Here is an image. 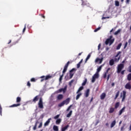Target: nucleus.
I'll return each instance as SVG.
<instances>
[{
    "label": "nucleus",
    "instance_id": "nucleus-12",
    "mask_svg": "<svg viewBox=\"0 0 131 131\" xmlns=\"http://www.w3.org/2000/svg\"><path fill=\"white\" fill-rule=\"evenodd\" d=\"M125 111V107H123L119 112V116H120V115H121V114H122V113H123V112H124V111Z\"/></svg>",
    "mask_w": 131,
    "mask_h": 131
},
{
    "label": "nucleus",
    "instance_id": "nucleus-16",
    "mask_svg": "<svg viewBox=\"0 0 131 131\" xmlns=\"http://www.w3.org/2000/svg\"><path fill=\"white\" fill-rule=\"evenodd\" d=\"M64 97V96H63V95L62 94H59L58 95V96L57 97V100H62V99H63V98Z\"/></svg>",
    "mask_w": 131,
    "mask_h": 131
},
{
    "label": "nucleus",
    "instance_id": "nucleus-52",
    "mask_svg": "<svg viewBox=\"0 0 131 131\" xmlns=\"http://www.w3.org/2000/svg\"><path fill=\"white\" fill-rule=\"evenodd\" d=\"M127 42H126L123 48L124 50H125V49H126V47H127Z\"/></svg>",
    "mask_w": 131,
    "mask_h": 131
},
{
    "label": "nucleus",
    "instance_id": "nucleus-13",
    "mask_svg": "<svg viewBox=\"0 0 131 131\" xmlns=\"http://www.w3.org/2000/svg\"><path fill=\"white\" fill-rule=\"evenodd\" d=\"M63 103L66 104V105H68V103H70V98H68L65 100H63Z\"/></svg>",
    "mask_w": 131,
    "mask_h": 131
},
{
    "label": "nucleus",
    "instance_id": "nucleus-20",
    "mask_svg": "<svg viewBox=\"0 0 131 131\" xmlns=\"http://www.w3.org/2000/svg\"><path fill=\"white\" fill-rule=\"evenodd\" d=\"M126 95V92L124 91H123V98L122 99V101H123V100L125 99V96Z\"/></svg>",
    "mask_w": 131,
    "mask_h": 131
},
{
    "label": "nucleus",
    "instance_id": "nucleus-54",
    "mask_svg": "<svg viewBox=\"0 0 131 131\" xmlns=\"http://www.w3.org/2000/svg\"><path fill=\"white\" fill-rule=\"evenodd\" d=\"M128 72L131 73V66H129L128 68Z\"/></svg>",
    "mask_w": 131,
    "mask_h": 131
},
{
    "label": "nucleus",
    "instance_id": "nucleus-28",
    "mask_svg": "<svg viewBox=\"0 0 131 131\" xmlns=\"http://www.w3.org/2000/svg\"><path fill=\"white\" fill-rule=\"evenodd\" d=\"M53 130L54 131H58L59 130V127H58L57 126L54 125L53 126Z\"/></svg>",
    "mask_w": 131,
    "mask_h": 131
},
{
    "label": "nucleus",
    "instance_id": "nucleus-53",
    "mask_svg": "<svg viewBox=\"0 0 131 131\" xmlns=\"http://www.w3.org/2000/svg\"><path fill=\"white\" fill-rule=\"evenodd\" d=\"M71 107H72V105H70L68 108L67 109V111H69V110H70V109H71Z\"/></svg>",
    "mask_w": 131,
    "mask_h": 131
},
{
    "label": "nucleus",
    "instance_id": "nucleus-41",
    "mask_svg": "<svg viewBox=\"0 0 131 131\" xmlns=\"http://www.w3.org/2000/svg\"><path fill=\"white\" fill-rule=\"evenodd\" d=\"M2 112H3V108L2 107V106L0 104V115L2 116Z\"/></svg>",
    "mask_w": 131,
    "mask_h": 131
},
{
    "label": "nucleus",
    "instance_id": "nucleus-22",
    "mask_svg": "<svg viewBox=\"0 0 131 131\" xmlns=\"http://www.w3.org/2000/svg\"><path fill=\"white\" fill-rule=\"evenodd\" d=\"M74 81H75V79H72L71 80V81H70L69 82V86H72V83H73V82H74Z\"/></svg>",
    "mask_w": 131,
    "mask_h": 131
},
{
    "label": "nucleus",
    "instance_id": "nucleus-51",
    "mask_svg": "<svg viewBox=\"0 0 131 131\" xmlns=\"http://www.w3.org/2000/svg\"><path fill=\"white\" fill-rule=\"evenodd\" d=\"M27 85V86H29V88H30V86H31V84L30 83V81H28Z\"/></svg>",
    "mask_w": 131,
    "mask_h": 131
},
{
    "label": "nucleus",
    "instance_id": "nucleus-57",
    "mask_svg": "<svg viewBox=\"0 0 131 131\" xmlns=\"http://www.w3.org/2000/svg\"><path fill=\"white\" fill-rule=\"evenodd\" d=\"M124 72H125V70H124L122 71L121 72V74L122 75H123V74H124Z\"/></svg>",
    "mask_w": 131,
    "mask_h": 131
},
{
    "label": "nucleus",
    "instance_id": "nucleus-29",
    "mask_svg": "<svg viewBox=\"0 0 131 131\" xmlns=\"http://www.w3.org/2000/svg\"><path fill=\"white\" fill-rule=\"evenodd\" d=\"M62 121V119H58L57 120H56V124H60V123H61V122Z\"/></svg>",
    "mask_w": 131,
    "mask_h": 131
},
{
    "label": "nucleus",
    "instance_id": "nucleus-40",
    "mask_svg": "<svg viewBox=\"0 0 131 131\" xmlns=\"http://www.w3.org/2000/svg\"><path fill=\"white\" fill-rule=\"evenodd\" d=\"M68 68H67V67H64L63 70V71H62L63 74H64V73H65L67 71V69H68Z\"/></svg>",
    "mask_w": 131,
    "mask_h": 131
},
{
    "label": "nucleus",
    "instance_id": "nucleus-36",
    "mask_svg": "<svg viewBox=\"0 0 131 131\" xmlns=\"http://www.w3.org/2000/svg\"><path fill=\"white\" fill-rule=\"evenodd\" d=\"M82 95V93H79L76 97V100H78L79 98H80V96Z\"/></svg>",
    "mask_w": 131,
    "mask_h": 131
},
{
    "label": "nucleus",
    "instance_id": "nucleus-34",
    "mask_svg": "<svg viewBox=\"0 0 131 131\" xmlns=\"http://www.w3.org/2000/svg\"><path fill=\"white\" fill-rule=\"evenodd\" d=\"M72 111H70L69 113L67 115V117L69 118L71 117V115H72Z\"/></svg>",
    "mask_w": 131,
    "mask_h": 131
},
{
    "label": "nucleus",
    "instance_id": "nucleus-59",
    "mask_svg": "<svg viewBox=\"0 0 131 131\" xmlns=\"http://www.w3.org/2000/svg\"><path fill=\"white\" fill-rule=\"evenodd\" d=\"M106 77H107V74L106 73H105L103 74V78H106Z\"/></svg>",
    "mask_w": 131,
    "mask_h": 131
},
{
    "label": "nucleus",
    "instance_id": "nucleus-17",
    "mask_svg": "<svg viewBox=\"0 0 131 131\" xmlns=\"http://www.w3.org/2000/svg\"><path fill=\"white\" fill-rule=\"evenodd\" d=\"M115 124H116V121L114 120L111 124V128H112V127H114Z\"/></svg>",
    "mask_w": 131,
    "mask_h": 131
},
{
    "label": "nucleus",
    "instance_id": "nucleus-23",
    "mask_svg": "<svg viewBox=\"0 0 131 131\" xmlns=\"http://www.w3.org/2000/svg\"><path fill=\"white\" fill-rule=\"evenodd\" d=\"M68 127H69V125H67V126L62 127L61 128V131H65L67 129V128H68Z\"/></svg>",
    "mask_w": 131,
    "mask_h": 131
},
{
    "label": "nucleus",
    "instance_id": "nucleus-48",
    "mask_svg": "<svg viewBox=\"0 0 131 131\" xmlns=\"http://www.w3.org/2000/svg\"><path fill=\"white\" fill-rule=\"evenodd\" d=\"M86 81H88V80L85 79V81L82 83V85H85V84H86Z\"/></svg>",
    "mask_w": 131,
    "mask_h": 131
},
{
    "label": "nucleus",
    "instance_id": "nucleus-31",
    "mask_svg": "<svg viewBox=\"0 0 131 131\" xmlns=\"http://www.w3.org/2000/svg\"><path fill=\"white\" fill-rule=\"evenodd\" d=\"M20 102H21V97H17L16 98V103H18V104H19Z\"/></svg>",
    "mask_w": 131,
    "mask_h": 131
},
{
    "label": "nucleus",
    "instance_id": "nucleus-15",
    "mask_svg": "<svg viewBox=\"0 0 131 131\" xmlns=\"http://www.w3.org/2000/svg\"><path fill=\"white\" fill-rule=\"evenodd\" d=\"M90 96V89H88L85 92V97L88 98Z\"/></svg>",
    "mask_w": 131,
    "mask_h": 131
},
{
    "label": "nucleus",
    "instance_id": "nucleus-47",
    "mask_svg": "<svg viewBox=\"0 0 131 131\" xmlns=\"http://www.w3.org/2000/svg\"><path fill=\"white\" fill-rule=\"evenodd\" d=\"M121 53V51H119L116 54V55L115 56V58H117V57H118L119 55H120Z\"/></svg>",
    "mask_w": 131,
    "mask_h": 131
},
{
    "label": "nucleus",
    "instance_id": "nucleus-43",
    "mask_svg": "<svg viewBox=\"0 0 131 131\" xmlns=\"http://www.w3.org/2000/svg\"><path fill=\"white\" fill-rule=\"evenodd\" d=\"M90 58H91V54H89L87 56V57L85 59V62H86V61H88V60H89V59H90Z\"/></svg>",
    "mask_w": 131,
    "mask_h": 131
},
{
    "label": "nucleus",
    "instance_id": "nucleus-55",
    "mask_svg": "<svg viewBox=\"0 0 131 131\" xmlns=\"http://www.w3.org/2000/svg\"><path fill=\"white\" fill-rule=\"evenodd\" d=\"M26 30V25H25V27L23 29V33H24L25 32V31Z\"/></svg>",
    "mask_w": 131,
    "mask_h": 131
},
{
    "label": "nucleus",
    "instance_id": "nucleus-21",
    "mask_svg": "<svg viewBox=\"0 0 131 131\" xmlns=\"http://www.w3.org/2000/svg\"><path fill=\"white\" fill-rule=\"evenodd\" d=\"M126 95V92L124 91H123V98L122 99V101H123V100L125 99V96Z\"/></svg>",
    "mask_w": 131,
    "mask_h": 131
},
{
    "label": "nucleus",
    "instance_id": "nucleus-4",
    "mask_svg": "<svg viewBox=\"0 0 131 131\" xmlns=\"http://www.w3.org/2000/svg\"><path fill=\"white\" fill-rule=\"evenodd\" d=\"M38 105L40 109H43V103L42 102V98H40L39 99V102L38 103Z\"/></svg>",
    "mask_w": 131,
    "mask_h": 131
},
{
    "label": "nucleus",
    "instance_id": "nucleus-61",
    "mask_svg": "<svg viewBox=\"0 0 131 131\" xmlns=\"http://www.w3.org/2000/svg\"><path fill=\"white\" fill-rule=\"evenodd\" d=\"M80 63H78L77 64V68H79V67H80Z\"/></svg>",
    "mask_w": 131,
    "mask_h": 131
},
{
    "label": "nucleus",
    "instance_id": "nucleus-8",
    "mask_svg": "<svg viewBox=\"0 0 131 131\" xmlns=\"http://www.w3.org/2000/svg\"><path fill=\"white\" fill-rule=\"evenodd\" d=\"M52 76L47 75L46 76H42L40 77V78H45V80H48V79H50V78H52Z\"/></svg>",
    "mask_w": 131,
    "mask_h": 131
},
{
    "label": "nucleus",
    "instance_id": "nucleus-50",
    "mask_svg": "<svg viewBox=\"0 0 131 131\" xmlns=\"http://www.w3.org/2000/svg\"><path fill=\"white\" fill-rule=\"evenodd\" d=\"M59 117H60V115H57L56 116H55L54 118V119H58V118H59Z\"/></svg>",
    "mask_w": 131,
    "mask_h": 131
},
{
    "label": "nucleus",
    "instance_id": "nucleus-19",
    "mask_svg": "<svg viewBox=\"0 0 131 131\" xmlns=\"http://www.w3.org/2000/svg\"><path fill=\"white\" fill-rule=\"evenodd\" d=\"M20 105H21V103L14 104L11 105L10 107H18V106H20Z\"/></svg>",
    "mask_w": 131,
    "mask_h": 131
},
{
    "label": "nucleus",
    "instance_id": "nucleus-2",
    "mask_svg": "<svg viewBox=\"0 0 131 131\" xmlns=\"http://www.w3.org/2000/svg\"><path fill=\"white\" fill-rule=\"evenodd\" d=\"M75 71H76V69L73 68L72 70H71L69 72L70 74V78H67V79H71L72 77H73V75H74V73H75Z\"/></svg>",
    "mask_w": 131,
    "mask_h": 131
},
{
    "label": "nucleus",
    "instance_id": "nucleus-25",
    "mask_svg": "<svg viewBox=\"0 0 131 131\" xmlns=\"http://www.w3.org/2000/svg\"><path fill=\"white\" fill-rule=\"evenodd\" d=\"M120 94V91H118L116 94L115 97L114 98V100H116L117 99V98H118L119 94Z\"/></svg>",
    "mask_w": 131,
    "mask_h": 131
},
{
    "label": "nucleus",
    "instance_id": "nucleus-37",
    "mask_svg": "<svg viewBox=\"0 0 131 131\" xmlns=\"http://www.w3.org/2000/svg\"><path fill=\"white\" fill-rule=\"evenodd\" d=\"M119 102L116 103L115 105V109H117L119 107Z\"/></svg>",
    "mask_w": 131,
    "mask_h": 131
},
{
    "label": "nucleus",
    "instance_id": "nucleus-62",
    "mask_svg": "<svg viewBox=\"0 0 131 131\" xmlns=\"http://www.w3.org/2000/svg\"><path fill=\"white\" fill-rule=\"evenodd\" d=\"M42 126V123H40L39 125L38 126V128H40Z\"/></svg>",
    "mask_w": 131,
    "mask_h": 131
},
{
    "label": "nucleus",
    "instance_id": "nucleus-18",
    "mask_svg": "<svg viewBox=\"0 0 131 131\" xmlns=\"http://www.w3.org/2000/svg\"><path fill=\"white\" fill-rule=\"evenodd\" d=\"M114 59H111L109 62V64L110 65V66H113V65H114Z\"/></svg>",
    "mask_w": 131,
    "mask_h": 131
},
{
    "label": "nucleus",
    "instance_id": "nucleus-33",
    "mask_svg": "<svg viewBox=\"0 0 131 131\" xmlns=\"http://www.w3.org/2000/svg\"><path fill=\"white\" fill-rule=\"evenodd\" d=\"M103 65L100 66L97 69V73H99L100 71L102 70V67Z\"/></svg>",
    "mask_w": 131,
    "mask_h": 131
},
{
    "label": "nucleus",
    "instance_id": "nucleus-14",
    "mask_svg": "<svg viewBox=\"0 0 131 131\" xmlns=\"http://www.w3.org/2000/svg\"><path fill=\"white\" fill-rule=\"evenodd\" d=\"M106 98V93H103L102 94L100 95V99L101 100H104Z\"/></svg>",
    "mask_w": 131,
    "mask_h": 131
},
{
    "label": "nucleus",
    "instance_id": "nucleus-27",
    "mask_svg": "<svg viewBox=\"0 0 131 131\" xmlns=\"http://www.w3.org/2000/svg\"><path fill=\"white\" fill-rule=\"evenodd\" d=\"M115 110V108L114 107H111L109 111V113H113Z\"/></svg>",
    "mask_w": 131,
    "mask_h": 131
},
{
    "label": "nucleus",
    "instance_id": "nucleus-3",
    "mask_svg": "<svg viewBox=\"0 0 131 131\" xmlns=\"http://www.w3.org/2000/svg\"><path fill=\"white\" fill-rule=\"evenodd\" d=\"M115 40V38H113L112 39H106V40L105 41V43L106 46H111L113 42H114V41Z\"/></svg>",
    "mask_w": 131,
    "mask_h": 131
},
{
    "label": "nucleus",
    "instance_id": "nucleus-24",
    "mask_svg": "<svg viewBox=\"0 0 131 131\" xmlns=\"http://www.w3.org/2000/svg\"><path fill=\"white\" fill-rule=\"evenodd\" d=\"M82 90H83V86H81L79 88V89L76 92V94H79V92H81V91H82Z\"/></svg>",
    "mask_w": 131,
    "mask_h": 131
},
{
    "label": "nucleus",
    "instance_id": "nucleus-6",
    "mask_svg": "<svg viewBox=\"0 0 131 131\" xmlns=\"http://www.w3.org/2000/svg\"><path fill=\"white\" fill-rule=\"evenodd\" d=\"M103 60H104V57H101V58H97L95 59V63H98L99 62V64H102V62H103Z\"/></svg>",
    "mask_w": 131,
    "mask_h": 131
},
{
    "label": "nucleus",
    "instance_id": "nucleus-9",
    "mask_svg": "<svg viewBox=\"0 0 131 131\" xmlns=\"http://www.w3.org/2000/svg\"><path fill=\"white\" fill-rule=\"evenodd\" d=\"M66 91H67V86H64V88H61L59 90V93H66Z\"/></svg>",
    "mask_w": 131,
    "mask_h": 131
},
{
    "label": "nucleus",
    "instance_id": "nucleus-11",
    "mask_svg": "<svg viewBox=\"0 0 131 131\" xmlns=\"http://www.w3.org/2000/svg\"><path fill=\"white\" fill-rule=\"evenodd\" d=\"M51 120H52V118H50L48 119V120L46 121V122L45 123L44 126H48V125H49V124H50V123L51 122Z\"/></svg>",
    "mask_w": 131,
    "mask_h": 131
},
{
    "label": "nucleus",
    "instance_id": "nucleus-10",
    "mask_svg": "<svg viewBox=\"0 0 131 131\" xmlns=\"http://www.w3.org/2000/svg\"><path fill=\"white\" fill-rule=\"evenodd\" d=\"M125 89H126V90H131L130 83H127L125 85Z\"/></svg>",
    "mask_w": 131,
    "mask_h": 131
},
{
    "label": "nucleus",
    "instance_id": "nucleus-63",
    "mask_svg": "<svg viewBox=\"0 0 131 131\" xmlns=\"http://www.w3.org/2000/svg\"><path fill=\"white\" fill-rule=\"evenodd\" d=\"M109 78H110V74H108V75H107V81H108V80H109Z\"/></svg>",
    "mask_w": 131,
    "mask_h": 131
},
{
    "label": "nucleus",
    "instance_id": "nucleus-42",
    "mask_svg": "<svg viewBox=\"0 0 131 131\" xmlns=\"http://www.w3.org/2000/svg\"><path fill=\"white\" fill-rule=\"evenodd\" d=\"M30 81L32 82H35V81H36V79L35 78H32L31 79Z\"/></svg>",
    "mask_w": 131,
    "mask_h": 131
},
{
    "label": "nucleus",
    "instance_id": "nucleus-38",
    "mask_svg": "<svg viewBox=\"0 0 131 131\" xmlns=\"http://www.w3.org/2000/svg\"><path fill=\"white\" fill-rule=\"evenodd\" d=\"M115 5L116 7H119V2H118V1H115Z\"/></svg>",
    "mask_w": 131,
    "mask_h": 131
},
{
    "label": "nucleus",
    "instance_id": "nucleus-64",
    "mask_svg": "<svg viewBox=\"0 0 131 131\" xmlns=\"http://www.w3.org/2000/svg\"><path fill=\"white\" fill-rule=\"evenodd\" d=\"M101 48V43H99L98 46V49L99 50Z\"/></svg>",
    "mask_w": 131,
    "mask_h": 131
},
{
    "label": "nucleus",
    "instance_id": "nucleus-56",
    "mask_svg": "<svg viewBox=\"0 0 131 131\" xmlns=\"http://www.w3.org/2000/svg\"><path fill=\"white\" fill-rule=\"evenodd\" d=\"M110 70V68H108L107 70H106V72H105V73H106V74H108V72H109V71Z\"/></svg>",
    "mask_w": 131,
    "mask_h": 131
},
{
    "label": "nucleus",
    "instance_id": "nucleus-26",
    "mask_svg": "<svg viewBox=\"0 0 131 131\" xmlns=\"http://www.w3.org/2000/svg\"><path fill=\"white\" fill-rule=\"evenodd\" d=\"M127 79L128 81H130L131 80V73H129L127 76Z\"/></svg>",
    "mask_w": 131,
    "mask_h": 131
},
{
    "label": "nucleus",
    "instance_id": "nucleus-1",
    "mask_svg": "<svg viewBox=\"0 0 131 131\" xmlns=\"http://www.w3.org/2000/svg\"><path fill=\"white\" fill-rule=\"evenodd\" d=\"M124 68V64L120 63L118 65L117 67V73H120L121 72V70H122Z\"/></svg>",
    "mask_w": 131,
    "mask_h": 131
},
{
    "label": "nucleus",
    "instance_id": "nucleus-39",
    "mask_svg": "<svg viewBox=\"0 0 131 131\" xmlns=\"http://www.w3.org/2000/svg\"><path fill=\"white\" fill-rule=\"evenodd\" d=\"M63 105H65L64 101H62L61 103L58 104V107H62Z\"/></svg>",
    "mask_w": 131,
    "mask_h": 131
},
{
    "label": "nucleus",
    "instance_id": "nucleus-45",
    "mask_svg": "<svg viewBox=\"0 0 131 131\" xmlns=\"http://www.w3.org/2000/svg\"><path fill=\"white\" fill-rule=\"evenodd\" d=\"M63 76H64V74H62L60 78H59V81H62V79H63Z\"/></svg>",
    "mask_w": 131,
    "mask_h": 131
},
{
    "label": "nucleus",
    "instance_id": "nucleus-49",
    "mask_svg": "<svg viewBox=\"0 0 131 131\" xmlns=\"http://www.w3.org/2000/svg\"><path fill=\"white\" fill-rule=\"evenodd\" d=\"M69 64H70V61H68L67 64L65 65L64 67H67V68H68V66H69Z\"/></svg>",
    "mask_w": 131,
    "mask_h": 131
},
{
    "label": "nucleus",
    "instance_id": "nucleus-44",
    "mask_svg": "<svg viewBox=\"0 0 131 131\" xmlns=\"http://www.w3.org/2000/svg\"><path fill=\"white\" fill-rule=\"evenodd\" d=\"M100 29H101V27H99L97 28V29H96L95 30H94V32H97L99 31V30H100Z\"/></svg>",
    "mask_w": 131,
    "mask_h": 131
},
{
    "label": "nucleus",
    "instance_id": "nucleus-60",
    "mask_svg": "<svg viewBox=\"0 0 131 131\" xmlns=\"http://www.w3.org/2000/svg\"><path fill=\"white\" fill-rule=\"evenodd\" d=\"M130 2V0H126V4H127V5H129Z\"/></svg>",
    "mask_w": 131,
    "mask_h": 131
},
{
    "label": "nucleus",
    "instance_id": "nucleus-58",
    "mask_svg": "<svg viewBox=\"0 0 131 131\" xmlns=\"http://www.w3.org/2000/svg\"><path fill=\"white\" fill-rule=\"evenodd\" d=\"M82 6H85V3L84 2V1H83V0H82Z\"/></svg>",
    "mask_w": 131,
    "mask_h": 131
},
{
    "label": "nucleus",
    "instance_id": "nucleus-30",
    "mask_svg": "<svg viewBox=\"0 0 131 131\" xmlns=\"http://www.w3.org/2000/svg\"><path fill=\"white\" fill-rule=\"evenodd\" d=\"M119 60H120V55L118 58L115 57L114 59V61L115 62H119Z\"/></svg>",
    "mask_w": 131,
    "mask_h": 131
},
{
    "label": "nucleus",
    "instance_id": "nucleus-35",
    "mask_svg": "<svg viewBox=\"0 0 131 131\" xmlns=\"http://www.w3.org/2000/svg\"><path fill=\"white\" fill-rule=\"evenodd\" d=\"M121 31V29H118L117 31H116L114 33V35H117V34H118L119 33H120V32Z\"/></svg>",
    "mask_w": 131,
    "mask_h": 131
},
{
    "label": "nucleus",
    "instance_id": "nucleus-46",
    "mask_svg": "<svg viewBox=\"0 0 131 131\" xmlns=\"http://www.w3.org/2000/svg\"><path fill=\"white\" fill-rule=\"evenodd\" d=\"M37 126V122L35 123L34 126L33 127V129L35 130L36 129V127Z\"/></svg>",
    "mask_w": 131,
    "mask_h": 131
},
{
    "label": "nucleus",
    "instance_id": "nucleus-7",
    "mask_svg": "<svg viewBox=\"0 0 131 131\" xmlns=\"http://www.w3.org/2000/svg\"><path fill=\"white\" fill-rule=\"evenodd\" d=\"M38 99H39V96L38 95L36 96L32 100L33 103H36L37 101H38Z\"/></svg>",
    "mask_w": 131,
    "mask_h": 131
},
{
    "label": "nucleus",
    "instance_id": "nucleus-32",
    "mask_svg": "<svg viewBox=\"0 0 131 131\" xmlns=\"http://www.w3.org/2000/svg\"><path fill=\"white\" fill-rule=\"evenodd\" d=\"M122 46V43H120L118 44V45L117 46L116 50H120V48H121V46Z\"/></svg>",
    "mask_w": 131,
    "mask_h": 131
},
{
    "label": "nucleus",
    "instance_id": "nucleus-5",
    "mask_svg": "<svg viewBox=\"0 0 131 131\" xmlns=\"http://www.w3.org/2000/svg\"><path fill=\"white\" fill-rule=\"evenodd\" d=\"M96 78H99V74L98 73H96V74H95L92 77V82L93 83H94V82L96 81Z\"/></svg>",
    "mask_w": 131,
    "mask_h": 131
}]
</instances>
